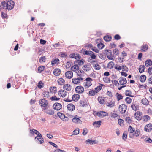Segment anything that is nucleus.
Returning <instances> with one entry per match:
<instances>
[{"label": "nucleus", "mask_w": 152, "mask_h": 152, "mask_svg": "<svg viewBox=\"0 0 152 152\" xmlns=\"http://www.w3.org/2000/svg\"><path fill=\"white\" fill-rule=\"evenodd\" d=\"M119 82L121 85H123L127 83V80L126 78L122 77L119 80Z\"/></svg>", "instance_id": "25"}, {"label": "nucleus", "mask_w": 152, "mask_h": 152, "mask_svg": "<svg viewBox=\"0 0 152 152\" xmlns=\"http://www.w3.org/2000/svg\"><path fill=\"white\" fill-rule=\"evenodd\" d=\"M40 105L42 107V109L49 107L48 102L45 99H42L39 101Z\"/></svg>", "instance_id": "1"}, {"label": "nucleus", "mask_w": 152, "mask_h": 152, "mask_svg": "<svg viewBox=\"0 0 152 152\" xmlns=\"http://www.w3.org/2000/svg\"><path fill=\"white\" fill-rule=\"evenodd\" d=\"M83 71L82 70H80L79 69L75 73L77 74V75L78 76L77 77H82L83 76Z\"/></svg>", "instance_id": "27"}, {"label": "nucleus", "mask_w": 152, "mask_h": 152, "mask_svg": "<svg viewBox=\"0 0 152 152\" xmlns=\"http://www.w3.org/2000/svg\"><path fill=\"white\" fill-rule=\"evenodd\" d=\"M142 119L144 122H146L150 119V117L148 115H145L143 117Z\"/></svg>", "instance_id": "42"}, {"label": "nucleus", "mask_w": 152, "mask_h": 152, "mask_svg": "<svg viewBox=\"0 0 152 152\" xmlns=\"http://www.w3.org/2000/svg\"><path fill=\"white\" fill-rule=\"evenodd\" d=\"M137 106V105H136L135 104L133 103L131 105V107L133 110L136 111L138 109V107Z\"/></svg>", "instance_id": "41"}, {"label": "nucleus", "mask_w": 152, "mask_h": 152, "mask_svg": "<svg viewBox=\"0 0 152 152\" xmlns=\"http://www.w3.org/2000/svg\"><path fill=\"white\" fill-rule=\"evenodd\" d=\"M46 58L45 56H43L40 57L39 59V62L40 63L45 62L46 60Z\"/></svg>", "instance_id": "57"}, {"label": "nucleus", "mask_w": 152, "mask_h": 152, "mask_svg": "<svg viewBox=\"0 0 152 152\" xmlns=\"http://www.w3.org/2000/svg\"><path fill=\"white\" fill-rule=\"evenodd\" d=\"M75 64H77L81 66L84 64V62L82 60H78L75 61Z\"/></svg>", "instance_id": "39"}, {"label": "nucleus", "mask_w": 152, "mask_h": 152, "mask_svg": "<svg viewBox=\"0 0 152 152\" xmlns=\"http://www.w3.org/2000/svg\"><path fill=\"white\" fill-rule=\"evenodd\" d=\"M80 98V95L77 94H75L72 96V100L75 101H77Z\"/></svg>", "instance_id": "19"}, {"label": "nucleus", "mask_w": 152, "mask_h": 152, "mask_svg": "<svg viewBox=\"0 0 152 152\" xmlns=\"http://www.w3.org/2000/svg\"><path fill=\"white\" fill-rule=\"evenodd\" d=\"M102 121L100 120L97 121H95L93 123V125H96L95 126L96 127H99L101 125Z\"/></svg>", "instance_id": "29"}, {"label": "nucleus", "mask_w": 152, "mask_h": 152, "mask_svg": "<svg viewBox=\"0 0 152 152\" xmlns=\"http://www.w3.org/2000/svg\"><path fill=\"white\" fill-rule=\"evenodd\" d=\"M59 60L58 59H55L51 61V64L53 66L55 64H57L59 63Z\"/></svg>", "instance_id": "38"}, {"label": "nucleus", "mask_w": 152, "mask_h": 152, "mask_svg": "<svg viewBox=\"0 0 152 152\" xmlns=\"http://www.w3.org/2000/svg\"><path fill=\"white\" fill-rule=\"evenodd\" d=\"M98 100L100 104H103L104 102V99L102 97H98Z\"/></svg>", "instance_id": "44"}, {"label": "nucleus", "mask_w": 152, "mask_h": 152, "mask_svg": "<svg viewBox=\"0 0 152 152\" xmlns=\"http://www.w3.org/2000/svg\"><path fill=\"white\" fill-rule=\"evenodd\" d=\"M61 72V70L59 69H56L53 71L54 75L56 76H58Z\"/></svg>", "instance_id": "17"}, {"label": "nucleus", "mask_w": 152, "mask_h": 152, "mask_svg": "<svg viewBox=\"0 0 152 152\" xmlns=\"http://www.w3.org/2000/svg\"><path fill=\"white\" fill-rule=\"evenodd\" d=\"M67 109L68 110L72 111L75 109L74 105L72 104H69L67 105Z\"/></svg>", "instance_id": "16"}, {"label": "nucleus", "mask_w": 152, "mask_h": 152, "mask_svg": "<svg viewBox=\"0 0 152 152\" xmlns=\"http://www.w3.org/2000/svg\"><path fill=\"white\" fill-rule=\"evenodd\" d=\"M116 96L117 98L118 101H119L123 98V96L122 95L118 93L116 94Z\"/></svg>", "instance_id": "47"}, {"label": "nucleus", "mask_w": 152, "mask_h": 152, "mask_svg": "<svg viewBox=\"0 0 152 152\" xmlns=\"http://www.w3.org/2000/svg\"><path fill=\"white\" fill-rule=\"evenodd\" d=\"M50 92L52 93H54L57 91L56 87L55 86L50 87Z\"/></svg>", "instance_id": "36"}, {"label": "nucleus", "mask_w": 152, "mask_h": 152, "mask_svg": "<svg viewBox=\"0 0 152 152\" xmlns=\"http://www.w3.org/2000/svg\"><path fill=\"white\" fill-rule=\"evenodd\" d=\"M7 9L8 10H11L12 9L14 6V3L13 1L10 0L7 2Z\"/></svg>", "instance_id": "5"}, {"label": "nucleus", "mask_w": 152, "mask_h": 152, "mask_svg": "<svg viewBox=\"0 0 152 152\" xmlns=\"http://www.w3.org/2000/svg\"><path fill=\"white\" fill-rule=\"evenodd\" d=\"M51 101H58L59 100L60 98H57L56 96H53L50 98Z\"/></svg>", "instance_id": "61"}, {"label": "nucleus", "mask_w": 152, "mask_h": 152, "mask_svg": "<svg viewBox=\"0 0 152 152\" xmlns=\"http://www.w3.org/2000/svg\"><path fill=\"white\" fill-rule=\"evenodd\" d=\"M115 103L114 101H110L106 103V105L110 107H113L114 106Z\"/></svg>", "instance_id": "24"}, {"label": "nucleus", "mask_w": 152, "mask_h": 152, "mask_svg": "<svg viewBox=\"0 0 152 152\" xmlns=\"http://www.w3.org/2000/svg\"><path fill=\"white\" fill-rule=\"evenodd\" d=\"M107 58L109 60H111L114 61L115 59L114 56L112 55V53L110 54L109 55H107Z\"/></svg>", "instance_id": "43"}, {"label": "nucleus", "mask_w": 152, "mask_h": 152, "mask_svg": "<svg viewBox=\"0 0 152 152\" xmlns=\"http://www.w3.org/2000/svg\"><path fill=\"white\" fill-rule=\"evenodd\" d=\"M140 133V131L139 129L136 130L134 133V135L136 137L139 136V135Z\"/></svg>", "instance_id": "58"}, {"label": "nucleus", "mask_w": 152, "mask_h": 152, "mask_svg": "<svg viewBox=\"0 0 152 152\" xmlns=\"http://www.w3.org/2000/svg\"><path fill=\"white\" fill-rule=\"evenodd\" d=\"M142 112L138 111L136 112L134 114V116L137 120H140L142 119Z\"/></svg>", "instance_id": "10"}, {"label": "nucleus", "mask_w": 152, "mask_h": 152, "mask_svg": "<svg viewBox=\"0 0 152 152\" xmlns=\"http://www.w3.org/2000/svg\"><path fill=\"white\" fill-rule=\"evenodd\" d=\"M1 5L2 6L3 9H7V2H6L5 1H2L1 3Z\"/></svg>", "instance_id": "48"}, {"label": "nucleus", "mask_w": 152, "mask_h": 152, "mask_svg": "<svg viewBox=\"0 0 152 152\" xmlns=\"http://www.w3.org/2000/svg\"><path fill=\"white\" fill-rule=\"evenodd\" d=\"M95 113L98 117L101 118L107 116L108 115V113L107 112L104 111H100L98 112H96Z\"/></svg>", "instance_id": "3"}, {"label": "nucleus", "mask_w": 152, "mask_h": 152, "mask_svg": "<svg viewBox=\"0 0 152 152\" xmlns=\"http://www.w3.org/2000/svg\"><path fill=\"white\" fill-rule=\"evenodd\" d=\"M94 69L96 70H99L101 69V66L98 64H94Z\"/></svg>", "instance_id": "45"}, {"label": "nucleus", "mask_w": 152, "mask_h": 152, "mask_svg": "<svg viewBox=\"0 0 152 152\" xmlns=\"http://www.w3.org/2000/svg\"><path fill=\"white\" fill-rule=\"evenodd\" d=\"M62 106V105L60 103H56L53 104V107L55 110H58L61 109Z\"/></svg>", "instance_id": "8"}, {"label": "nucleus", "mask_w": 152, "mask_h": 152, "mask_svg": "<svg viewBox=\"0 0 152 152\" xmlns=\"http://www.w3.org/2000/svg\"><path fill=\"white\" fill-rule=\"evenodd\" d=\"M65 75L67 78L69 79L72 77L73 73L72 71H68L65 72Z\"/></svg>", "instance_id": "9"}, {"label": "nucleus", "mask_w": 152, "mask_h": 152, "mask_svg": "<svg viewBox=\"0 0 152 152\" xmlns=\"http://www.w3.org/2000/svg\"><path fill=\"white\" fill-rule=\"evenodd\" d=\"M114 63L113 61H110L107 64V67L108 68L112 69L113 68L114 66Z\"/></svg>", "instance_id": "37"}, {"label": "nucleus", "mask_w": 152, "mask_h": 152, "mask_svg": "<svg viewBox=\"0 0 152 152\" xmlns=\"http://www.w3.org/2000/svg\"><path fill=\"white\" fill-rule=\"evenodd\" d=\"M146 77L144 75H142L140 77V80L142 82H144L146 80Z\"/></svg>", "instance_id": "35"}, {"label": "nucleus", "mask_w": 152, "mask_h": 152, "mask_svg": "<svg viewBox=\"0 0 152 152\" xmlns=\"http://www.w3.org/2000/svg\"><path fill=\"white\" fill-rule=\"evenodd\" d=\"M126 122L128 123H131L132 122V120L130 117H126L125 119Z\"/></svg>", "instance_id": "59"}, {"label": "nucleus", "mask_w": 152, "mask_h": 152, "mask_svg": "<svg viewBox=\"0 0 152 152\" xmlns=\"http://www.w3.org/2000/svg\"><path fill=\"white\" fill-rule=\"evenodd\" d=\"M121 69L123 71H125L126 72H127L128 71V68L124 65H123L121 66Z\"/></svg>", "instance_id": "46"}, {"label": "nucleus", "mask_w": 152, "mask_h": 152, "mask_svg": "<svg viewBox=\"0 0 152 152\" xmlns=\"http://www.w3.org/2000/svg\"><path fill=\"white\" fill-rule=\"evenodd\" d=\"M122 137L123 140H125L126 139L127 137V133L126 132H125L123 133Z\"/></svg>", "instance_id": "62"}, {"label": "nucleus", "mask_w": 152, "mask_h": 152, "mask_svg": "<svg viewBox=\"0 0 152 152\" xmlns=\"http://www.w3.org/2000/svg\"><path fill=\"white\" fill-rule=\"evenodd\" d=\"M124 58H121V57H118V58L117 59L118 60V61L120 63H121L124 61Z\"/></svg>", "instance_id": "60"}, {"label": "nucleus", "mask_w": 152, "mask_h": 152, "mask_svg": "<svg viewBox=\"0 0 152 152\" xmlns=\"http://www.w3.org/2000/svg\"><path fill=\"white\" fill-rule=\"evenodd\" d=\"M142 138L144 139V140L146 142L151 143L152 142V140L150 138H148L145 137H142Z\"/></svg>", "instance_id": "28"}, {"label": "nucleus", "mask_w": 152, "mask_h": 152, "mask_svg": "<svg viewBox=\"0 0 152 152\" xmlns=\"http://www.w3.org/2000/svg\"><path fill=\"white\" fill-rule=\"evenodd\" d=\"M92 81V79L90 77L86 78L85 81L83 83V86L87 88L89 87L92 85L91 81Z\"/></svg>", "instance_id": "2"}, {"label": "nucleus", "mask_w": 152, "mask_h": 152, "mask_svg": "<svg viewBox=\"0 0 152 152\" xmlns=\"http://www.w3.org/2000/svg\"><path fill=\"white\" fill-rule=\"evenodd\" d=\"M114 54L118 56L119 54V51L118 49L116 48L114 49L113 51Z\"/></svg>", "instance_id": "56"}, {"label": "nucleus", "mask_w": 152, "mask_h": 152, "mask_svg": "<svg viewBox=\"0 0 152 152\" xmlns=\"http://www.w3.org/2000/svg\"><path fill=\"white\" fill-rule=\"evenodd\" d=\"M79 105L81 107H85L87 105V102L85 100H81Z\"/></svg>", "instance_id": "23"}, {"label": "nucleus", "mask_w": 152, "mask_h": 152, "mask_svg": "<svg viewBox=\"0 0 152 152\" xmlns=\"http://www.w3.org/2000/svg\"><path fill=\"white\" fill-rule=\"evenodd\" d=\"M66 92L63 90H60L58 92V95L62 97H65L66 95Z\"/></svg>", "instance_id": "11"}, {"label": "nucleus", "mask_w": 152, "mask_h": 152, "mask_svg": "<svg viewBox=\"0 0 152 152\" xmlns=\"http://www.w3.org/2000/svg\"><path fill=\"white\" fill-rule=\"evenodd\" d=\"M148 49V46L147 45H143L141 47V50L145 52Z\"/></svg>", "instance_id": "30"}, {"label": "nucleus", "mask_w": 152, "mask_h": 152, "mask_svg": "<svg viewBox=\"0 0 152 152\" xmlns=\"http://www.w3.org/2000/svg\"><path fill=\"white\" fill-rule=\"evenodd\" d=\"M93 51L95 52L96 53H98L99 52V50L96 48V47H93V46L92 47V48L91 49Z\"/></svg>", "instance_id": "63"}, {"label": "nucleus", "mask_w": 152, "mask_h": 152, "mask_svg": "<svg viewBox=\"0 0 152 152\" xmlns=\"http://www.w3.org/2000/svg\"><path fill=\"white\" fill-rule=\"evenodd\" d=\"M111 37L108 35L105 36L104 37V40L107 42L110 41L111 40Z\"/></svg>", "instance_id": "40"}, {"label": "nucleus", "mask_w": 152, "mask_h": 152, "mask_svg": "<svg viewBox=\"0 0 152 152\" xmlns=\"http://www.w3.org/2000/svg\"><path fill=\"white\" fill-rule=\"evenodd\" d=\"M145 66L144 65H140L139 66V72L141 73L143 72L145 69Z\"/></svg>", "instance_id": "31"}, {"label": "nucleus", "mask_w": 152, "mask_h": 152, "mask_svg": "<svg viewBox=\"0 0 152 152\" xmlns=\"http://www.w3.org/2000/svg\"><path fill=\"white\" fill-rule=\"evenodd\" d=\"M63 89L65 90L69 91L71 89V86L69 84L64 85L63 86Z\"/></svg>", "instance_id": "18"}, {"label": "nucleus", "mask_w": 152, "mask_h": 152, "mask_svg": "<svg viewBox=\"0 0 152 152\" xmlns=\"http://www.w3.org/2000/svg\"><path fill=\"white\" fill-rule=\"evenodd\" d=\"M42 96L45 98H48L50 97L49 92L48 91H45L42 93Z\"/></svg>", "instance_id": "32"}, {"label": "nucleus", "mask_w": 152, "mask_h": 152, "mask_svg": "<svg viewBox=\"0 0 152 152\" xmlns=\"http://www.w3.org/2000/svg\"><path fill=\"white\" fill-rule=\"evenodd\" d=\"M72 121L73 122L75 123H80L81 122V121L80 118L77 117H74L72 119Z\"/></svg>", "instance_id": "21"}, {"label": "nucleus", "mask_w": 152, "mask_h": 152, "mask_svg": "<svg viewBox=\"0 0 152 152\" xmlns=\"http://www.w3.org/2000/svg\"><path fill=\"white\" fill-rule=\"evenodd\" d=\"M75 90L76 92L78 93H81L84 91V88L80 86L77 87Z\"/></svg>", "instance_id": "12"}, {"label": "nucleus", "mask_w": 152, "mask_h": 152, "mask_svg": "<svg viewBox=\"0 0 152 152\" xmlns=\"http://www.w3.org/2000/svg\"><path fill=\"white\" fill-rule=\"evenodd\" d=\"M1 16L3 18H7V14L2 11L1 12Z\"/></svg>", "instance_id": "50"}, {"label": "nucleus", "mask_w": 152, "mask_h": 152, "mask_svg": "<svg viewBox=\"0 0 152 152\" xmlns=\"http://www.w3.org/2000/svg\"><path fill=\"white\" fill-rule=\"evenodd\" d=\"M141 102L143 104L145 105H147L149 103V102L146 98L142 99L141 100Z\"/></svg>", "instance_id": "33"}, {"label": "nucleus", "mask_w": 152, "mask_h": 152, "mask_svg": "<svg viewBox=\"0 0 152 152\" xmlns=\"http://www.w3.org/2000/svg\"><path fill=\"white\" fill-rule=\"evenodd\" d=\"M126 109V105L125 104H122L119 106V111L121 113L123 114L125 112Z\"/></svg>", "instance_id": "4"}, {"label": "nucleus", "mask_w": 152, "mask_h": 152, "mask_svg": "<svg viewBox=\"0 0 152 152\" xmlns=\"http://www.w3.org/2000/svg\"><path fill=\"white\" fill-rule=\"evenodd\" d=\"M43 110L44 113L49 115H52L54 114V113L53 110L50 109L48 108H43Z\"/></svg>", "instance_id": "7"}, {"label": "nucleus", "mask_w": 152, "mask_h": 152, "mask_svg": "<svg viewBox=\"0 0 152 152\" xmlns=\"http://www.w3.org/2000/svg\"><path fill=\"white\" fill-rule=\"evenodd\" d=\"M152 129V126L151 124L147 125L145 127V130L147 132H148Z\"/></svg>", "instance_id": "14"}, {"label": "nucleus", "mask_w": 152, "mask_h": 152, "mask_svg": "<svg viewBox=\"0 0 152 152\" xmlns=\"http://www.w3.org/2000/svg\"><path fill=\"white\" fill-rule=\"evenodd\" d=\"M132 92L130 91L129 90H126L125 91V94L126 96L131 97H134V95H132Z\"/></svg>", "instance_id": "22"}, {"label": "nucleus", "mask_w": 152, "mask_h": 152, "mask_svg": "<svg viewBox=\"0 0 152 152\" xmlns=\"http://www.w3.org/2000/svg\"><path fill=\"white\" fill-rule=\"evenodd\" d=\"M83 78L82 77H77V78H73L72 79V82L74 84H79L80 82L83 81Z\"/></svg>", "instance_id": "6"}, {"label": "nucleus", "mask_w": 152, "mask_h": 152, "mask_svg": "<svg viewBox=\"0 0 152 152\" xmlns=\"http://www.w3.org/2000/svg\"><path fill=\"white\" fill-rule=\"evenodd\" d=\"M79 69V67L78 65L75 64L71 67V70L73 72H76Z\"/></svg>", "instance_id": "15"}, {"label": "nucleus", "mask_w": 152, "mask_h": 152, "mask_svg": "<svg viewBox=\"0 0 152 152\" xmlns=\"http://www.w3.org/2000/svg\"><path fill=\"white\" fill-rule=\"evenodd\" d=\"M37 86L41 89L44 87V83L42 81H39L38 83Z\"/></svg>", "instance_id": "49"}, {"label": "nucleus", "mask_w": 152, "mask_h": 152, "mask_svg": "<svg viewBox=\"0 0 152 152\" xmlns=\"http://www.w3.org/2000/svg\"><path fill=\"white\" fill-rule=\"evenodd\" d=\"M104 45L102 43L98 44L97 45L98 47L100 49H102L104 47Z\"/></svg>", "instance_id": "64"}, {"label": "nucleus", "mask_w": 152, "mask_h": 152, "mask_svg": "<svg viewBox=\"0 0 152 152\" xmlns=\"http://www.w3.org/2000/svg\"><path fill=\"white\" fill-rule=\"evenodd\" d=\"M135 131V129L132 127L131 126H129L128 128V131L131 133H132Z\"/></svg>", "instance_id": "55"}, {"label": "nucleus", "mask_w": 152, "mask_h": 152, "mask_svg": "<svg viewBox=\"0 0 152 152\" xmlns=\"http://www.w3.org/2000/svg\"><path fill=\"white\" fill-rule=\"evenodd\" d=\"M44 69L45 67L44 66H41L38 67V70L39 72L40 73L44 70Z\"/></svg>", "instance_id": "53"}, {"label": "nucleus", "mask_w": 152, "mask_h": 152, "mask_svg": "<svg viewBox=\"0 0 152 152\" xmlns=\"http://www.w3.org/2000/svg\"><path fill=\"white\" fill-rule=\"evenodd\" d=\"M125 101L128 104H130L132 102V99L129 97H127L125 99Z\"/></svg>", "instance_id": "51"}, {"label": "nucleus", "mask_w": 152, "mask_h": 152, "mask_svg": "<svg viewBox=\"0 0 152 152\" xmlns=\"http://www.w3.org/2000/svg\"><path fill=\"white\" fill-rule=\"evenodd\" d=\"M91 66L90 64H86L83 67V69L85 72H88L91 70Z\"/></svg>", "instance_id": "13"}, {"label": "nucleus", "mask_w": 152, "mask_h": 152, "mask_svg": "<svg viewBox=\"0 0 152 152\" xmlns=\"http://www.w3.org/2000/svg\"><path fill=\"white\" fill-rule=\"evenodd\" d=\"M65 82L64 80L62 78H60L57 80L58 84L60 85H63L64 84Z\"/></svg>", "instance_id": "20"}, {"label": "nucleus", "mask_w": 152, "mask_h": 152, "mask_svg": "<svg viewBox=\"0 0 152 152\" xmlns=\"http://www.w3.org/2000/svg\"><path fill=\"white\" fill-rule=\"evenodd\" d=\"M96 94V92L94 90H90L89 93V95L91 96H94Z\"/></svg>", "instance_id": "54"}, {"label": "nucleus", "mask_w": 152, "mask_h": 152, "mask_svg": "<svg viewBox=\"0 0 152 152\" xmlns=\"http://www.w3.org/2000/svg\"><path fill=\"white\" fill-rule=\"evenodd\" d=\"M102 88V87L101 86H97L95 88V91L96 93H98Z\"/></svg>", "instance_id": "52"}, {"label": "nucleus", "mask_w": 152, "mask_h": 152, "mask_svg": "<svg viewBox=\"0 0 152 152\" xmlns=\"http://www.w3.org/2000/svg\"><path fill=\"white\" fill-rule=\"evenodd\" d=\"M145 66L148 67L152 65V61L150 60H147L145 61Z\"/></svg>", "instance_id": "26"}, {"label": "nucleus", "mask_w": 152, "mask_h": 152, "mask_svg": "<svg viewBox=\"0 0 152 152\" xmlns=\"http://www.w3.org/2000/svg\"><path fill=\"white\" fill-rule=\"evenodd\" d=\"M80 56L79 54L75 53L71 54L70 55V57L71 58H74L75 59H77Z\"/></svg>", "instance_id": "34"}]
</instances>
